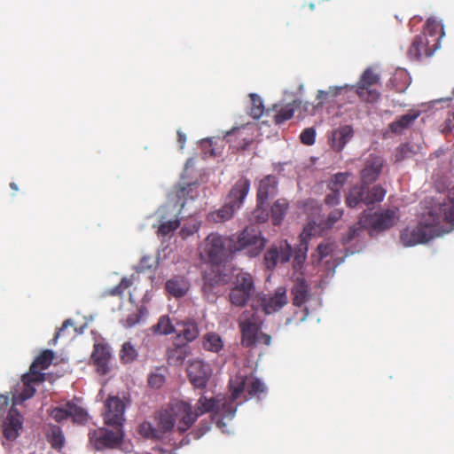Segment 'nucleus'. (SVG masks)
Here are the masks:
<instances>
[{
    "label": "nucleus",
    "instance_id": "obj_51",
    "mask_svg": "<svg viewBox=\"0 0 454 454\" xmlns=\"http://www.w3.org/2000/svg\"><path fill=\"white\" fill-rule=\"evenodd\" d=\"M264 203L257 202L255 209L252 213L251 220L258 223H266L269 219V212L263 207Z\"/></svg>",
    "mask_w": 454,
    "mask_h": 454
},
{
    "label": "nucleus",
    "instance_id": "obj_22",
    "mask_svg": "<svg viewBox=\"0 0 454 454\" xmlns=\"http://www.w3.org/2000/svg\"><path fill=\"white\" fill-rule=\"evenodd\" d=\"M426 42H429L427 34L421 33L415 36L407 52L411 59L419 60L422 57H430L434 54L436 50L427 51Z\"/></svg>",
    "mask_w": 454,
    "mask_h": 454
},
{
    "label": "nucleus",
    "instance_id": "obj_42",
    "mask_svg": "<svg viewBox=\"0 0 454 454\" xmlns=\"http://www.w3.org/2000/svg\"><path fill=\"white\" fill-rule=\"evenodd\" d=\"M137 356V352L130 342H125L120 352V358L122 363H132Z\"/></svg>",
    "mask_w": 454,
    "mask_h": 454
},
{
    "label": "nucleus",
    "instance_id": "obj_48",
    "mask_svg": "<svg viewBox=\"0 0 454 454\" xmlns=\"http://www.w3.org/2000/svg\"><path fill=\"white\" fill-rule=\"evenodd\" d=\"M132 285L131 279L122 278L121 282L113 288L108 289L106 294L110 296H122L123 293Z\"/></svg>",
    "mask_w": 454,
    "mask_h": 454
},
{
    "label": "nucleus",
    "instance_id": "obj_10",
    "mask_svg": "<svg viewBox=\"0 0 454 454\" xmlns=\"http://www.w3.org/2000/svg\"><path fill=\"white\" fill-rule=\"evenodd\" d=\"M126 405L118 396H108L105 403V411L103 412L104 423L110 427H120L123 428L125 422Z\"/></svg>",
    "mask_w": 454,
    "mask_h": 454
},
{
    "label": "nucleus",
    "instance_id": "obj_3",
    "mask_svg": "<svg viewBox=\"0 0 454 454\" xmlns=\"http://www.w3.org/2000/svg\"><path fill=\"white\" fill-rule=\"evenodd\" d=\"M437 215H431V208L424 214L419 223L413 227L403 229L400 235L401 242L405 247H412L417 244L426 243L443 233L448 230L444 224H441Z\"/></svg>",
    "mask_w": 454,
    "mask_h": 454
},
{
    "label": "nucleus",
    "instance_id": "obj_53",
    "mask_svg": "<svg viewBox=\"0 0 454 454\" xmlns=\"http://www.w3.org/2000/svg\"><path fill=\"white\" fill-rule=\"evenodd\" d=\"M301 142L306 145H312L316 139V131L313 128L305 129L300 135Z\"/></svg>",
    "mask_w": 454,
    "mask_h": 454
},
{
    "label": "nucleus",
    "instance_id": "obj_59",
    "mask_svg": "<svg viewBox=\"0 0 454 454\" xmlns=\"http://www.w3.org/2000/svg\"><path fill=\"white\" fill-rule=\"evenodd\" d=\"M340 201V192L339 191H332L331 193L327 194L325 199L326 205L334 206L339 204Z\"/></svg>",
    "mask_w": 454,
    "mask_h": 454
},
{
    "label": "nucleus",
    "instance_id": "obj_34",
    "mask_svg": "<svg viewBox=\"0 0 454 454\" xmlns=\"http://www.w3.org/2000/svg\"><path fill=\"white\" fill-rule=\"evenodd\" d=\"M198 196L196 184H188L176 189L177 202H180V209L184 207L188 200H193Z\"/></svg>",
    "mask_w": 454,
    "mask_h": 454
},
{
    "label": "nucleus",
    "instance_id": "obj_31",
    "mask_svg": "<svg viewBox=\"0 0 454 454\" xmlns=\"http://www.w3.org/2000/svg\"><path fill=\"white\" fill-rule=\"evenodd\" d=\"M189 287V282L183 277H175L166 282L167 291L176 298L184 296Z\"/></svg>",
    "mask_w": 454,
    "mask_h": 454
},
{
    "label": "nucleus",
    "instance_id": "obj_16",
    "mask_svg": "<svg viewBox=\"0 0 454 454\" xmlns=\"http://www.w3.org/2000/svg\"><path fill=\"white\" fill-rule=\"evenodd\" d=\"M261 306L266 314L279 310L287 302L286 289L278 287L273 294H264L261 297Z\"/></svg>",
    "mask_w": 454,
    "mask_h": 454
},
{
    "label": "nucleus",
    "instance_id": "obj_18",
    "mask_svg": "<svg viewBox=\"0 0 454 454\" xmlns=\"http://www.w3.org/2000/svg\"><path fill=\"white\" fill-rule=\"evenodd\" d=\"M55 354L51 349L42 351L34 360L29 368L27 378L35 376V380H45V373L41 371L47 369L52 363Z\"/></svg>",
    "mask_w": 454,
    "mask_h": 454
},
{
    "label": "nucleus",
    "instance_id": "obj_43",
    "mask_svg": "<svg viewBox=\"0 0 454 454\" xmlns=\"http://www.w3.org/2000/svg\"><path fill=\"white\" fill-rule=\"evenodd\" d=\"M251 100L250 115L254 118H260L264 111V106L262 98L255 93L249 95Z\"/></svg>",
    "mask_w": 454,
    "mask_h": 454
},
{
    "label": "nucleus",
    "instance_id": "obj_28",
    "mask_svg": "<svg viewBox=\"0 0 454 454\" xmlns=\"http://www.w3.org/2000/svg\"><path fill=\"white\" fill-rule=\"evenodd\" d=\"M353 129L349 125H344L333 130L332 135V147L333 150L340 152L353 137Z\"/></svg>",
    "mask_w": 454,
    "mask_h": 454
},
{
    "label": "nucleus",
    "instance_id": "obj_39",
    "mask_svg": "<svg viewBox=\"0 0 454 454\" xmlns=\"http://www.w3.org/2000/svg\"><path fill=\"white\" fill-rule=\"evenodd\" d=\"M386 190L380 185H374L372 189L368 190L365 185V205H373L376 202H380L384 200L386 195Z\"/></svg>",
    "mask_w": 454,
    "mask_h": 454
},
{
    "label": "nucleus",
    "instance_id": "obj_52",
    "mask_svg": "<svg viewBox=\"0 0 454 454\" xmlns=\"http://www.w3.org/2000/svg\"><path fill=\"white\" fill-rule=\"evenodd\" d=\"M333 251L332 245L329 243H321L317 246V253L311 255L313 262L319 263L324 258L328 256Z\"/></svg>",
    "mask_w": 454,
    "mask_h": 454
},
{
    "label": "nucleus",
    "instance_id": "obj_49",
    "mask_svg": "<svg viewBox=\"0 0 454 454\" xmlns=\"http://www.w3.org/2000/svg\"><path fill=\"white\" fill-rule=\"evenodd\" d=\"M132 285L131 279L122 278L121 282L113 288L108 289L106 294L110 296H122L123 293Z\"/></svg>",
    "mask_w": 454,
    "mask_h": 454
},
{
    "label": "nucleus",
    "instance_id": "obj_55",
    "mask_svg": "<svg viewBox=\"0 0 454 454\" xmlns=\"http://www.w3.org/2000/svg\"><path fill=\"white\" fill-rule=\"evenodd\" d=\"M342 215H343L342 209L335 208V209L332 210L329 213L327 219L325 220V227L332 228L334 225V223L341 218Z\"/></svg>",
    "mask_w": 454,
    "mask_h": 454
},
{
    "label": "nucleus",
    "instance_id": "obj_45",
    "mask_svg": "<svg viewBox=\"0 0 454 454\" xmlns=\"http://www.w3.org/2000/svg\"><path fill=\"white\" fill-rule=\"evenodd\" d=\"M88 414L86 411L73 403L69 402V418L75 423L82 424L87 420Z\"/></svg>",
    "mask_w": 454,
    "mask_h": 454
},
{
    "label": "nucleus",
    "instance_id": "obj_19",
    "mask_svg": "<svg viewBox=\"0 0 454 454\" xmlns=\"http://www.w3.org/2000/svg\"><path fill=\"white\" fill-rule=\"evenodd\" d=\"M250 190V180L247 177H240L235 184L231 187L228 197L227 202L239 209Z\"/></svg>",
    "mask_w": 454,
    "mask_h": 454
},
{
    "label": "nucleus",
    "instance_id": "obj_47",
    "mask_svg": "<svg viewBox=\"0 0 454 454\" xmlns=\"http://www.w3.org/2000/svg\"><path fill=\"white\" fill-rule=\"evenodd\" d=\"M132 285L131 279L122 278L121 282L113 288L108 289L106 294L110 296H122L123 293Z\"/></svg>",
    "mask_w": 454,
    "mask_h": 454
},
{
    "label": "nucleus",
    "instance_id": "obj_63",
    "mask_svg": "<svg viewBox=\"0 0 454 454\" xmlns=\"http://www.w3.org/2000/svg\"><path fill=\"white\" fill-rule=\"evenodd\" d=\"M271 341V337L269 334L263 333H258V340L257 342H262L265 345H270Z\"/></svg>",
    "mask_w": 454,
    "mask_h": 454
},
{
    "label": "nucleus",
    "instance_id": "obj_50",
    "mask_svg": "<svg viewBox=\"0 0 454 454\" xmlns=\"http://www.w3.org/2000/svg\"><path fill=\"white\" fill-rule=\"evenodd\" d=\"M348 177V173H337L333 175L329 181L328 188L331 191H340Z\"/></svg>",
    "mask_w": 454,
    "mask_h": 454
},
{
    "label": "nucleus",
    "instance_id": "obj_24",
    "mask_svg": "<svg viewBox=\"0 0 454 454\" xmlns=\"http://www.w3.org/2000/svg\"><path fill=\"white\" fill-rule=\"evenodd\" d=\"M21 427V416L17 409L12 405L4 426V437L10 441L15 440L19 435V431Z\"/></svg>",
    "mask_w": 454,
    "mask_h": 454
},
{
    "label": "nucleus",
    "instance_id": "obj_17",
    "mask_svg": "<svg viewBox=\"0 0 454 454\" xmlns=\"http://www.w3.org/2000/svg\"><path fill=\"white\" fill-rule=\"evenodd\" d=\"M422 34H427L429 38V42H426V44L429 47L427 51L437 50L440 48L441 39L444 35L443 26L435 19L428 18Z\"/></svg>",
    "mask_w": 454,
    "mask_h": 454
},
{
    "label": "nucleus",
    "instance_id": "obj_35",
    "mask_svg": "<svg viewBox=\"0 0 454 454\" xmlns=\"http://www.w3.org/2000/svg\"><path fill=\"white\" fill-rule=\"evenodd\" d=\"M292 294L294 306L301 307L303 305L309 296V286L306 282L304 280L297 281L292 288Z\"/></svg>",
    "mask_w": 454,
    "mask_h": 454
},
{
    "label": "nucleus",
    "instance_id": "obj_26",
    "mask_svg": "<svg viewBox=\"0 0 454 454\" xmlns=\"http://www.w3.org/2000/svg\"><path fill=\"white\" fill-rule=\"evenodd\" d=\"M312 227L306 226L300 235V244L294 250V267H301L307 257L308 244L310 237Z\"/></svg>",
    "mask_w": 454,
    "mask_h": 454
},
{
    "label": "nucleus",
    "instance_id": "obj_64",
    "mask_svg": "<svg viewBox=\"0 0 454 454\" xmlns=\"http://www.w3.org/2000/svg\"><path fill=\"white\" fill-rule=\"evenodd\" d=\"M9 404V398L6 395H0V411L5 410Z\"/></svg>",
    "mask_w": 454,
    "mask_h": 454
},
{
    "label": "nucleus",
    "instance_id": "obj_58",
    "mask_svg": "<svg viewBox=\"0 0 454 454\" xmlns=\"http://www.w3.org/2000/svg\"><path fill=\"white\" fill-rule=\"evenodd\" d=\"M411 153V150L409 145H402L396 150V153L395 154V160L401 161L405 158L409 157Z\"/></svg>",
    "mask_w": 454,
    "mask_h": 454
},
{
    "label": "nucleus",
    "instance_id": "obj_4",
    "mask_svg": "<svg viewBox=\"0 0 454 454\" xmlns=\"http://www.w3.org/2000/svg\"><path fill=\"white\" fill-rule=\"evenodd\" d=\"M229 239L218 233H210L204 239L200 253L201 260L212 265L222 264L228 257L231 249L227 247Z\"/></svg>",
    "mask_w": 454,
    "mask_h": 454
},
{
    "label": "nucleus",
    "instance_id": "obj_40",
    "mask_svg": "<svg viewBox=\"0 0 454 454\" xmlns=\"http://www.w3.org/2000/svg\"><path fill=\"white\" fill-rule=\"evenodd\" d=\"M223 345L221 337L215 333H209L204 336L203 347L207 350L219 352L222 349Z\"/></svg>",
    "mask_w": 454,
    "mask_h": 454
},
{
    "label": "nucleus",
    "instance_id": "obj_5",
    "mask_svg": "<svg viewBox=\"0 0 454 454\" xmlns=\"http://www.w3.org/2000/svg\"><path fill=\"white\" fill-rule=\"evenodd\" d=\"M256 294L253 276L245 271L239 272L232 282L229 293L231 303L237 307H245Z\"/></svg>",
    "mask_w": 454,
    "mask_h": 454
},
{
    "label": "nucleus",
    "instance_id": "obj_41",
    "mask_svg": "<svg viewBox=\"0 0 454 454\" xmlns=\"http://www.w3.org/2000/svg\"><path fill=\"white\" fill-rule=\"evenodd\" d=\"M138 433L147 439H162L160 431L154 427L151 422L144 421L138 427Z\"/></svg>",
    "mask_w": 454,
    "mask_h": 454
},
{
    "label": "nucleus",
    "instance_id": "obj_21",
    "mask_svg": "<svg viewBox=\"0 0 454 454\" xmlns=\"http://www.w3.org/2000/svg\"><path fill=\"white\" fill-rule=\"evenodd\" d=\"M190 352L191 348L187 343H177L174 341L166 351L168 364L170 366L182 365Z\"/></svg>",
    "mask_w": 454,
    "mask_h": 454
},
{
    "label": "nucleus",
    "instance_id": "obj_60",
    "mask_svg": "<svg viewBox=\"0 0 454 454\" xmlns=\"http://www.w3.org/2000/svg\"><path fill=\"white\" fill-rule=\"evenodd\" d=\"M68 327H74V321L72 319H67L63 322L62 326L56 332L52 340L53 344L57 342L59 337L63 334Z\"/></svg>",
    "mask_w": 454,
    "mask_h": 454
},
{
    "label": "nucleus",
    "instance_id": "obj_44",
    "mask_svg": "<svg viewBox=\"0 0 454 454\" xmlns=\"http://www.w3.org/2000/svg\"><path fill=\"white\" fill-rule=\"evenodd\" d=\"M294 103L285 106L274 116L275 123L281 124L286 121L290 120L294 116Z\"/></svg>",
    "mask_w": 454,
    "mask_h": 454
},
{
    "label": "nucleus",
    "instance_id": "obj_54",
    "mask_svg": "<svg viewBox=\"0 0 454 454\" xmlns=\"http://www.w3.org/2000/svg\"><path fill=\"white\" fill-rule=\"evenodd\" d=\"M146 313V309L144 307H141L137 312L129 314L126 318V324L125 325L127 327H132L135 325H137L141 317Z\"/></svg>",
    "mask_w": 454,
    "mask_h": 454
},
{
    "label": "nucleus",
    "instance_id": "obj_37",
    "mask_svg": "<svg viewBox=\"0 0 454 454\" xmlns=\"http://www.w3.org/2000/svg\"><path fill=\"white\" fill-rule=\"evenodd\" d=\"M47 441L51 446L60 450L65 445V437L62 429L57 425H51L47 432Z\"/></svg>",
    "mask_w": 454,
    "mask_h": 454
},
{
    "label": "nucleus",
    "instance_id": "obj_57",
    "mask_svg": "<svg viewBox=\"0 0 454 454\" xmlns=\"http://www.w3.org/2000/svg\"><path fill=\"white\" fill-rule=\"evenodd\" d=\"M165 382V377L158 372L152 373L148 378V384L154 388H160Z\"/></svg>",
    "mask_w": 454,
    "mask_h": 454
},
{
    "label": "nucleus",
    "instance_id": "obj_30",
    "mask_svg": "<svg viewBox=\"0 0 454 454\" xmlns=\"http://www.w3.org/2000/svg\"><path fill=\"white\" fill-rule=\"evenodd\" d=\"M420 113L416 110H410L407 114L400 116L388 125L389 130L396 135L402 134L410 128L413 121L419 116Z\"/></svg>",
    "mask_w": 454,
    "mask_h": 454
},
{
    "label": "nucleus",
    "instance_id": "obj_61",
    "mask_svg": "<svg viewBox=\"0 0 454 454\" xmlns=\"http://www.w3.org/2000/svg\"><path fill=\"white\" fill-rule=\"evenodd\" d=\"M364 228L359 223L357 225L351 226L348 232V240H352L355 237L358 235V232L361 231V229Z\"/></svg>",
    "mask_w": 454,
    "mask_h": 454
},
{
    "label": "nucleus",
    "instance_id": "obj_62",
    "mask_svg": "<svg viewBox=\"0 0 454 454\" xmlns=\"http://www.w3.org/2000/svg\"><path fill=\"white\" fill-rule=\"evenodd\" d=\"M343 90H350V86L349 85H345V86H340V87H330L329 88V96L331 97H336L338 96Z\"/></svg>",
    "mask_w": 454,
    "mask_h": 454
},
{
    "label": "nucleus",
    "instance_id": "obj_33",
    "mask_svg": "<svg viewBox=\"0 0 454 454\" xmlns=\"http://www.w3.org/2000/svg\"><path fill=\"white\" fill-rule=\"evenodd\" d=\"M238 209L226 202L222 207L212 211L207 215V220L215 223H224L232 218Z\"/></svg>",
    "mask_w": 454,
    "mask_h": 454
},
{
    "label": "nucleus",
    "instance_id": "obj_23",
    "mask_svg": "<svg viewBox=\"0 0 454 454\" xmlns=\"http://www.w3.org/2000/svg\"><path fill=\"white\" fill-rule=\"evenodd\" d=\"M278 192V179L273 175L264 176L260 182L257 189V202L265 203L266 200L273 197Z\"/></svg>",
    "mask_w": 454,
    "mask_h": 454
},
{
    "label": "nucleus",
    "instance_id": "obj_38",
    "mask_svg": "<svg viewBox=\"0 0 454 454\" xmlns=\"http://www.w3.org/2000/svg\"><path fill=\"white\" fill-rule=\"evenodd\" d=\"M153 334L168 335L176 333V328L167 315L161 316L158 322L150 328Z\"/></svg>",
    "mask_w": 454,
    "mask_h": 454
},
{
    "label": "nucleus",
    "instance_id": "obj_29",
    "mask_svg": "<svg viewBox=\"0 0 454 454\" xmlns=\"http://www.w3.org/2000/svg\"><path fill=\"white\" fill-rule=\"evenodd\" d=\"M27 373L22 376V382H23V389L22 391L18 394L17 395L13 396L12 399V404L13 406L21 404L24 401L31 398L35 393V388L34 387V384L41 383L43 380H35V376L33 375V377L27 378Z\"/></svg>",
    "mask_w": 454,
    "mask_h": 454
},
{
    "label": "nucleus",
    "instance_id": "obj_11",
    "mask_svg": "<svg viewBox=\"0 0 454 454\" xmlns=\"http://www.w3.org/2000/svg\"><path fill=\"white\" fill-rule=\"evenodd\" d=\"M187 375L194 387L202 389L207 385L212 375V368L209 364L196 358L189 363Z\"/></svg>",
    "mask_w": 454,
    "mask_h": 454
},
{
    "label": "nucleus",
    "instance_id": "obj_20",
    "mask_svg": "<svg viewBox=\"0 0 454 454\" xmlns=\"http://www.w3.org/2000/svg\"><path fill=\"white\" fill-rule=\"evenodd\" d=\"M437 215L441 224H444L448 232L454 227V204L451 201L440 203L431 207V215Z\"/></svg>",
    "mask_w": 454,
    "mask_h": 454
},
{
    "label": "nucleus",
    "instance_id": "obj_6",
    "mask_svg": "<svg viewBox=\"0 0 454 454\" xmlns=\"http://www.w3.org/2000/svg\"><path fill=\"white\" fill-rule=\"evenodd\" d=\"M89 441L96 450L116 449L121 446L124 438L123 428L113 427V429L98 427L89 432Z\"/></svg>",
    "mask_w": 454,
    "mask_h": 454
},
{
    "label": "nucleus",
    "instance_id": "obj_36",
    "mask_svg": "<svg viewBox=\"0 0 454 454\" xmlns=\"http://www.w3.org/2000/svg\"><path fill=\"white\" fill-rule=\"evenodd\" d=\"M365 184L355 185L346 197V204L349 207H356L360 202L365 204Z\"/></svg>",
    "mask_w": 454,
    "mask_h": 454
},
{
    "label": "nucleus",
    "instance_id": "obj_25",
    "mask_svg": "<svg viewBox=\"0 0 454 454\" xmlns=\"http://www.w3.org/2000/svg\"><path fill=\"white\" fill-rule=\"evenodd\" d=\"M159 215L158 235L167 236L175 231L180 226V220L176 215L175 218H169L168 209L167 207L160 208L157 212Z\"/></svg>",
    "mask_w": 454,
    "mask_h": 454
},
{
    "label": "nucleus",
    "instance_id": "obj_32",
    "mask_svg": "<svg viewBox=\"0 0 454 454\" xmlns=\"http://www.w3.org/2000/svg\"><path fill=\"white\" fill-rule=\"evenodd\" d=\"M289 209V202L286 199H278L270 207V216L272 223L276 226L280 225Z\"/></svg>",
    "mask_w": 454,
    "mask_h": 454
},
{
    "label": "nucleus",
    "instance_id": "obj_27",
    "mask_svg": "<svg viewBox=\"0 0 454 454\" xmlns=\"http://www.w3.org/2000/svg\"><path fill=\"white\" fill-rule=\"evenodd\" d=\"M177 331L176 337H183L185 343H189L196 340L199 336L200 331L198 324L192 319H184L176 323Z\"/></svg>",
    "mask_w": 454,
    "mask_h": 454
},
{
    "label": "nucleus",
    "instance_id": "obj_7",
    "mask_svg": "<svg viewBox=\"0 0 454 454\" xmlns=\"http://www.w3.org/2000/svg\"><path fill=\"white\" fill-rule=\"evenodd\" d=\"M380 81V75L372 67H368L362 73L358 82L350 85V90H355L362 101L374 103L380 97V91L376 89Z\"/></svg>",
    "mask_w": 454,
    "mask_h": 454
},
{
    "label": "nucleus",
    "instance_id": "obj_12",
    "mask_svg": "<svg viewBox=\"0 0 454 454\" xmlns=\"http://www.w3.org/2000/svg\"><path fill=\"white\" fill-rule=\"evenodd\" d=\"M292 255L293 249L291 246L286 241H283L279 244V247L272 246L265 253V266L268 270H273L276 268L278 262H287Z\"/></svg>",
    "mask_w": 454,
    "mask_h": 454
},
{
    "label": "nucleus",
    "instance_id": "obj_56",
    "mask_svg": "<svg viewBox=\"0 0 454 454\" xmlns=\"http://www.w3.org/2000/svg\"><path fill=\"white\" fill-rule=\"evenodd\" d=\"M211 425H212V419L201 420L200 422V425H199V427L197 428V430L192 432V434H194V438L199 439L202 435H204L207 432H208L210 430Z\"/></svg>",
    "mask_w": 454,
    "mask_h": 454
},
{
    "label": "nucleus",
    "instance_id": "obj_1",
    "mask_svg": "<svg viewBox=\"0 0 454 454\" xmlns=\"http://www.w3.org/2000/svg\"><path fill=\"white\" fill-rule=\"evenodd\" d=\"M231 395L207 398L201 395L196 403L194 410L192 408V416L196 419L204 413L209 412L218 415L221 419H231L237 411V406L250 399L261 401L267 392L264 382L254 375L244 372H238L231 377L228 384Z\"/></svg>",
    "mask_w": 454,
    "mask_h": 454
},
{
    "label": "nucleus",
    "instance_id": "obj_13",
    "mask_svg": "<svg viewBox=\"0 0 454 454\" xmlns=\"http://www.w3.org/2000/svg\"><path fill=\"white\" fill-rule=\"evenodd\" d=\"M90 360L100 375H106L110 372L112 353L110 348L105 343H95Z\"/></svg>",
    "mask_w": 454,
    "mask_h": 454
},
{
    "label": "nucleus",
    "instance_id": "obj_9",
    "mask_svg": "<svg viewBox=\"0 0 454 454\" xmlns=\"http://www.w3.org/2000/svg\"><path fill=\"white\" fill-rule=\"evenodd\" d=\"M397 220V209H385L373 214L364 212L359 218V223L366 229L383 231L393 227Z\"/></svg>",
    "mask_w": 454,
    "mask_h": 454
},
{
    "label": "nucleus",
    "instance_id": "obj_46",
    "mask_svg": "<svg viewBox=\"0 0 454 454\" xmlns=\"http://www.w3.org/2000/svg\"><path fill=\"white\" fill-rule=\"evenodd\" d=\"M50 416L57 422H62L69 419V402L62 406L53 408L49 412Z\"/></svg>",
    "mask_w": 454,
    "mask_h": 454
},
{
    "label": "nucleus",
    "instance_id": "obj_8",
    "mask_svg": "<svg viewBox=\"0 0 454 454\" xmlns=\"http://www.w3.org/2000/svg\"><path fill=\"white\" fill-rule=\"evenodd\" d=\"M266 240L262 237L260 231L253 226H247L238 234L233 244V251L246 250L250 257H255L262 252Z\"/></svg>",
    "mask_w": 454,
    "mask_h": 454
},
{
    "label": "nucleus",
    "instance_id": "obj_15",
    "mask_svg": "<svg viewBox=\"0 0 454 454\" xmlns=\"http://www.w3.org/2000/svg\"><path fill=\"white\" fill-rule=\"evenodd\" d=\"M241 333V345L245 348L254 347L258 340L260 326L256 322L254 316L241 320L239 323Z\"/></svg>",
    "mask_w": 454,
    "mask_h": 454
},
{
    "label": "nucleus",
    "instance_id": "obj_2",
    "mask_svg": "<svg viewBox=\"0 0 454 454\" xmlns=\"http://www.w3.org/2000/svg\"><path fill=\"white\" fill-rule=\"evenodd\" d=\"M157 428L163 438L166 433L171 432L176 425V430L180 434L186 432L194 423L192 416V405L189 403L180 401L172 404L168 409L161 410L156 416Z\"/></svg>",
    "mask_w": 454,
    "mask_h": 454
},
{
    "label": "nucleus",
    "instance_id": "obj_14",
    "mask_svg": "<svg viewBox=\"0 0 454 454\" xmlns=\"http://www.w3.org/2000/svg\"><path fill=\"white\" fill-rule=\"evenodd\" d=\"M384 166V159L377 154H370L364 161L361 170V181L368 185L378 180Z\"/></svg>",
    "mask_w": 454,
    "mask_h": 454
}]
</instances>
